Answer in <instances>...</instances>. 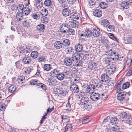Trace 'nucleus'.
Instances as JSON below:
<instances>
[{"label":"nucleus","mask_w":132,"mask_h":132,"mask_svg":"<svg viewBox=\"0 0 132 132\" xmlns=\"http://www.w3.org/2000/svg\"><path fill=\"white\" fill-rule=\"evenodd\" d=\"M17 9L19 11H21L22 13L24 14L25 15H28L31 10V8L28 5H27L26 7H24V5L22 4H19Z\"/></svg>","instance_id":"obj_1"},{"label":"nucleus","mask_w":132,"mask_h":132,"mask_svg":"<svg viewBox=\"0 0 132 132\" xmlns=\"http://www.w3.org/2000/svg\"><path fill=\"white\" fill-rule=\"evenodd\" d=\"M120 118L126 121V123L129 124H132V116L128 115L126 112H123L120 115Z\"/></svg>","instance_id":"obj_2"},{"label":"nucleus","mask_w":132,"mask_h":132,"mask_svg":"<svg viewBox=\"0 0 132 132\" xmlns=\"http://www.w3.org/2000/svg\"><path fill=\"white\" fill-rule=\"evenodd\" d=\"M131 3L130 0H126L119 5V7L121 9H127L128 7L129 3Z\"/></svg>","instance_id":"obj_3"},{"label":"nucleus","mask_w":132,"mask_h":132,"mask_svg":"<svg viewBox=\"0 0 132 132\" xmlns=\"http://www.w3.org/2000/svg\"><path fill=\"white\" fill-rule=\"evenodd\" d=\"M70 89L71 92L75 93H78L79 91L78 86L75 83H73L71 85Z\"/></svg>","instance_id":"obj_4"},{"label":"nucleus","mask_w":132,"mask_h":132,"mask_svg":"<svg viewBox=\"0 0 132 132\" xmlns=\"http://www.w3.org/2000/svg\"><path fill=\"white\" fill-rule=\"evenodd\" d=\"M90 98L93 101H96L100 99V95L98 93L93 92L90 95Z\"/></svg>","instance_id":"obj_5"},{"label":"nucleus","mask_w":132,"mask_h":132,"mask_svg":"<svg viewBox=\"0 0 132 132\" xmlns=\"http://www.w3.org/2000/svg\"><path fill=\"white\" fill-rule=\"evenodd\" d=\"M71 21H69L68 20H67V22L69 26L73 28H78L79 23L78 22H77L75 21H73L71 20Z\"/></svg>","instance_id":"obj_6"},{"label":"nucleus","mask_w":132,"mask_h":132,"mask_svg":"<svg viewBox=\"0 0 132 132\" xmlns=\"http://www.w3.org/2000/svg\"><path fill=\"white\" fill-rule=\"evenodd\" d=\"M89 98L87 97H83L81 98L79 103L81 105H83L84 106H85L89 102Z\"/></svg>","instance_id":"obj_7"},{"label":"nucleus","mask_w":132,"mask_h":132,"mask_svg":"<svg viewBox=\"0 0 132 132\" xmlns=\"http://www.w3.org/2000/svg\"><path fill=\"white\" fill-rule=\"evenodd\" d=\"M119 55L118 53L116 52L112 51L111 53V59L113 61H117L119 58Z\"/></svg>","instance_id":"obj_8"},{"label":"nucleus","mask_w":132,"mask_h":132,"mask_svg":"<svg viewBox=\"0 0 132 132\" xmlns=\"http://www.w3.org/2000/svg\"><path fill=\"white\" fill-rule=\"evenodd\" d=\"M115 66L114 65L111 66L109 68H108L106 70V74L110 75L113 73L115 71Z\"/></svg>","instance_id":"obj_9"},{"label":"nucleus","mask_w":132,"mask_h":132,"mask_svg":"<svg viewBox=\"0 0 132 132\" xmlns=\"http://www.w3.org/2000/svg\"><path fill=\"white\" fill-rule=\"evenodd\" d=\"M68 24H63L60 26V30L62 32L65 33L69 30Z\"/></svg>","instance_id":"obj_10"},{"label":"nucleus","mask_w":132,"mask_h":132,"mask_svg":"<svg viewBox=\"0 0 132 132\" xmlns=\"http://www.w3.org/2000/svg\"><path fill=\"white\" fill-rule=\"evenodd\" d=\"M80 14L76 12H74L71 14V15L70 16V18L74 20H78L80 17Z\"/></svg>","instance_id":"obj_11"},{"label":"nucleus","mask_w":132,"mask_h":132,"mask_svg":"<svg viewBox=\"0 0 132 132\" xmlns=\"http://www.w3.org/2000/svg\"><path fill=\"white\" fill-rule=\"evenodd\" d=\"M92 35L94 37H97L100 34V30L99 28L97 29L92 28Z\"/></svg>","instance_id":"obj_12"},{"label":"nucleus","mask_w":132,"mask_h":132,"mask_svg":"<svg viewBox=\"0 0 132 132\" xmlns=\"http://www.w3.org/2000/svg\"><path fill=\"white\" fill-rule=\"evenodd\" d=\"M95 88V86L93 84H90L87 88L86 91L87 93H92L94 91Z\"/></svg>","instance_id":"obj_13"},{"label":"nucleus","mask_w":132,"mask_h":132,"mask_svg":"<svg viewBox=\"0 0 132 132\" xmlns=\"http://www.w3.org/2000/svg\"><path fill=\"white\" fill-rule=\"evenodd\" d=\"M126 94L125 92L118 93L117 95V99L119 101H122L125 97Z\"/></svg>","instance_id":"obj_14"},{"label":"nucleus","mask_w":132,"mask_h":132,"mask_svg":"<svg viewBox=\"0 0 132 132\" xmlns=\"http://www.w3.org/2000/svg\"><path fill=\"white\" fill-rule=\"evenodd\" d=\"M56 92L59 94H62L63 96H65L68 94V92L65 90H63L61 88H56Z\"/></svg>","instance_id":"obj_15"},{"label":"nucleus","mask_w":132,"mask_h":132,"mask_svg":"<svg viewBox=\"0 0 132 132\" xmlns=\"http://www.w3.org/2000/svg\"><path fill=\"white\" fill-rule=\"evenodd\" d=\"M22 62L25 64H29L31 62V57L27 56H26L25 57L23 58Z\"/></svg>","instance_id":"obj_16"},{"label":"nucleus","mask_w":132,"mask_h":132,"mask_svg":"<svg viewBox=\"0 0 132 132\" xmlns=\"http://www.w3.org/2000/svg\"><path fill=\"white\" fill-rule=\"evenodd\" d=\"M72 60H71L69 57L65 58L64 60V64L67 66H69L72 64Z\"/></svg>","instance_id":"obj_17"},{"label":"nucleus","mask_w":132,"mask_h":132,"mask_svg":"<svg viewBox=\"0 0 132 132\" xmlns=\"http://www.w3.org/2000/svg\"><path fill=\"white\" fill-rule=\"evenodd\" d=\"M20 11H19L16 14L15 19L17 21H19L23 19V15H24Z\"/></svg>","instance_id":"obj_18"},{"label":"nucleus","mask_w":132,"mask_h":132,"mask_svg":"<svg viewBox=\"0 0 132 132\" xmlns=\"http://www.w3.org/2000/svg\"><path fill=\"white\" fill-rule=\"evenodd\" d=\"M71 11L70 9L68 8H64L62 10V14L65 16H69L70 14Z\"/></svg>","instance_id":"obj_19"},{"label":"nucleus","mask_w":132,"mask_h":132,"mask_svg":"<svg viewBox=\"0 0 132 132\" xmlns=\"http://www.w3.org/2000/svg\"><path fill=\"white\" fill-rule=\"evenodd\" d=\"M80 57V56L79 53H75L73 54L72 59L73 61H76L79 60Z\"/></svg>","instance_id":"obj_20"},{"label":"nucleus","mask_w":132,"mask_h":132,"mask_svg":"<svg viewBox=\"0 0 132 132\" xmlns=\"http://www.w3.org/2000/svg\"><path fill=\"white\" fill-rule=\"evenodd\" d=\"M94 15L97 17H100L102 15L101 11L100 10L96 9L93 12Z\"/></svg>","instance_id":"obj_21"},{"label":"nucleus","mask_w":132,"mask_h":132,"mask_svg":"<svg viewBox=\"0 0 132 132\" xmlns=\"http://www.w3.org/2000/svg\"><path fill=\"white\" fill-rule=\"evenodd\" d=\"M97 67V64L93 62L89 63L88 64V68L90 70H94Z\"/></svg>","instance_id":"obj_22"},{"label":"nucleus","mask_w":132,"mask_h":132,"mask_svg":"<svg viewBox=\"0 0 132 132\" xmlns=\"http://www.w3.org/2000/svg\"><path fill=\"white\" fill-rule=\"evenodd\" d=\"M62 43L59 41H56L54 44V46L55 48L57 49L62 48Z\"/></svg>","instance_id":"obj_23"},{"label":"nucleus","mask_w":132,"mask_h":132,"mask_svg":"<svg viewBox=\"0 0 132 132\" xmlns=\"http://www.w3.org/2000/svg\"><path fill=\"white\" fill-rule=\"evenodd\" d=\"M109 76L108 75L105 74H102L101 76V81L103 82H105L108 80L109 79Z\"/></svg>","instance_id":"obj_24"},{"label":"nucleus","mask_w":132,"mask_h":132,"mask_svg":"<svg viewBox=\"0 0 132 132\" xmlns=\"http://www.w3.org/2000/svg\"><path fill=\"white\" fill-rule=\"evenodd\" d=\"M109 24V21L106 19H104L102 20L101 22V25L106 27H107Z\"/></svg>","instance_id":"obj_25"},{"label":"nucleus","mask_w":132,"mask_h":132,"mask_svg":"<svg viewBox=\"0 0 132 132\" xmlns=\"http://www.w3.org/2000/svg\"><path fill=\"white\" fill-rule=\"evenodd\" d=\"M37 29L39 32H43L45 29L44 26L43 24H40L37 26Z\"/></svg>","instance_id":"obj_26"},{"label":"nucleus","mask_w":132,"mask_h":132,"mask_svg":"<svg viewBox=\"0 0 132 132\" xmlns=\"http://www.w3.org/2000/svg\"><path fill=\"white\" fill-rule=\"evenodd\" d=\"M47 81V82L50 83L51 85H55L57 83V81L56 79L54 78H50Z\"/></svg>","instance_id":"obj_27"},{"label":"nucleus","mask_w":132,"mask_h":132,"mask_svg":"<svg viewBox=\"0 0 132 132\" xmlns=\"http://www.w3.org/2000/svg\"><path fill=\"white\" fill-rule=\"evenodd\" d=\"M92 30V28L91 29L90 28L89 29H87L85 30L84 33L86 36L87 37H90L92 36V35L91 32Z\"/></svg>","instance_id":"obj_28"},{"label":"nucleus","mask_w":132,"mask_h":132,"mask_svg":"<svg viewBox=\"0 0 132 132\" xmlns=\"http://www.w3.org/2000/svg\"><path fill=\"white\" fill-rule=\"evenodd\" d=\"M75 49L77 51L80 52L83 49V47L81 44H78L75 45Z\"/></svg>","instance_id":"obj_29"},{"label":"nucleus","mask_w":132,"mask_h":132,"mask_svg":"<svg viewBox=\"0 0 132 132\" xmlns=\"http://www.w3.org/2000/svg\"><path fill=\"white\" fill-rule=\"evenodd\" d=\"M118 122L117 119L115 117L111 118L110 120V122L112 125L116 124Z\"/></svg>","instance_id":"obj_30"},{"label":"nucleus","mask_w":132,"mask_h":132,"mask_svg":"<svg viewBox=\"0 0 132 132\" xmlns=\"http://www.w3.org/2000/svg\"><path fill=\"white\" fill-rule=\"evenodd\" d=\"M72 128L71 124H67L65 127L64 132H71Z\"/></svg>","instance_id":"obj_31"},{"label":"nucleus","mask_w":132,"mask_h":132,"mask_svg":"<svg viewBox=\"0 0 132 132\" xmlns=\"http://www.w3.org/2000/svg\"><path fill=\"white\" fill-rule=\"evenodd\" d=\"M62 43L63 46L68 47L70 44V41L69 39H66L63 40Z\"/></svg>","instance_id":"obj_32"},{"label":"nucleus","mask_w":132,"mask_h":132,"mask_svg":"<svg viewBox=\"0 0 132 132\" xmlns=\"http://www.w3.org/2000/svg\"><path fill=\"white\" fill-rule=\"evenodd\" d=\"M101 43L103 44L106 45H108L109 42L108 40L104 37H102L101 40Z\"/></svg>","instance_id":"obj_33"},{"label":"nucleus","mask_w":132,"mask_h":132,"mask_svg":"<svg viewBox=\"0 0 132 132\" xmlns=\"http://www.w3.org/2000/svg\"><path fill=\"white\" fill-rule=\"evenodd\" d=\"M61 117L63 122L64 123H67L69 121V118L67 116L61 115Z\"/></svg>","instance_id":"obj_34"},{"label":"nucleus","mask_w":132,"mask_h":132,"mask_svg":"<svg viewBox=\"0 0 132 132\" xmlns=\"http://www.w3.org/2000/svg\"><path fill=\"white\" fill-rule=\"evenodd\" d=\"M38 56V53L35 51H32L31 54V56L33 59H36Z\"/></svg>","instance_id":"obj_35"},{"label":"nucleus","mask_w":132,"mask_h":132,"mask_svg":"<svg viewBox=\"0 0 132 132\" xmlns=\"http://www.w3.org/2000/svg\"><path fill=\"white\" fill-rule=\"evenodd\" d=\"M115 29V27L113 25H110L107 27V30L108 32L114 31Z\"/></svg>","instance_id":"obj_36"},{"label":"nucleus","mask_w":132,"mask_h":132,"mask_svg":"<svg viewBox=\"0 0 132 132\" xmlns=\"http://www.w3.org/2000/svg\"><path fill=\"white\" fill-rule=\"evenodd\" d=\"M37 87L38 88H40L42 89L45 90L46 89V88L45 85L42 83H38L37 84Z\"/></svg>","instance_id":"obj_37"},{"label":"nucleus","mask_w":132,"mask_h":132,"mask_svg":"<svg viewBox=\"0 0 132 132\" xmlns=\"http://www.w3.org/2000/svg\"><path fill=\"white\" fill-rule=\"evenodd\" d=\"M56 78L60 80H62L64 79V75L62 73H60L57 74L56 76Z\"/></svg>","instance_id":"obj_38"},{"label":"nucleus","mask_w":132,"mask_h":132,"mask_svg":"<svg viewBox=\"0 0 132 132\" xmlns=\"http://www.w3.org/2000/svg\"><path fill=\"white\" fill-rule=\"evenodd\" d=\"M16 89V87L13 85L10 86L8 88V91L11 93L14 92Z\"/></svg>","instance_id":"obj_39"},{"label":"nucleus","mask_w":132,"mask_h":132,"mask_svg":"<svg viewBox=\"0 0 132 132\" xmlns=\"http://www.w3.org/2000/svg\"><path fill=\"white\" fill-rule=\"evenodd\" d=\"M43 68L45 70H50L51 68V65L50 64H45L44 65Z\"/></svg>","instance_id":"obj_40"},{"label":"nucleus","mask_w":132,"mask_h":132,"mask_svg":"<svg viewBox=\"0 0 132 132\" xmlns=\"http://www.w3.org/2000/svg\"><path fill=\"white\" fill-rule=\"evenodd\" d=\"M119 83H117V84L114 87L115 88L117 89V93H120V92L121 90V87L120 86V84Z\"/></svg>","instance_id":"obj_41"},{"label":"nucleus","mask_w":132,"mask_h":132,"mask_svg":"<svg viewBox=\"0 0 132 132\" xmlns=\"http://www.w3.org/2000/svg\"><path fill=\"white\" fill-rule=\"evenodd\" d=\"M100 7L103 9H105L108 7L107 5L105 3L101 2L99 4Z\"/></svg>","instance_id":"obj_42"},{"label":"nucleus","mask_w":132,"mask_h":132,"mask_svg":"<svg viewBox=\"0 0 132 132\" xmlns=\"http://www.w3.org/2000/svg\"><path fill=\"white\" fill-rule=\"evenodd\" d=\"M40 13L43 16H46L48 14L47 10L46 9H44L42 10Z\"/></svg>","instance_id":"obj_43"},{"label":"nucleus","mask_w":132,"mask_h":132,"mask_svg":"<svg viewBox=\"0 0 132 132\" xmlns=\"http://www.w3.org/2000/svg\"><path fill=\"white\" fill-rule=\"evenodd\" d=\"M52 4L51 0H46L44 2V5L46 6H49Z\"/></svg>","instance_id":"obj_44"},{"label":"nucleus","mask_w":132,"mask_h":132,"mask_svg":"<svg viewBox=\"0 0 132 132\" xmlns=\"http://www.w3.org/2000/svg\"><path fill=\"white\" fill-rule=\"evenodd\" d=\"M46 16H43V17L41 18V20L42 22L46 23L48 21V19Z\"/></svg>","instance_id":"obj_45"},{"label":"nucleus","mask_w":132,"mask_h":132,"mask_svg":"<svg viewBox=\"0 0 132 132\" xmlns=\"http://www.w3.org/2000/svg\"><path fill=\"white\" fill-rule=\"evenodd\" d=\"M130 86L129 83L128 82H126L124 83L122 86V88L123 89H125L129 87Z\"/></svg>","instance_id":"obj_46"},{"label":"nucleus","mask_w":132,"mask_h":132,"mask_svg":"<svg viewBox=\"0 0 132 132\" xmlns=\"http://www.w3.org/2000/svg\"><path fill=\"white\" fill-rule=\"evenodd\" d=\"M6 108V105L5 103H0V110L3 111Z\"/></svg>","instance_id":"obj_47"},{"label":"nucleus","mask_w":132,"mask_h":132,"mask_svg":"<svg viewBox=\"0 0 132 132\" xmlns=\"http://www.w3.org/2000/svg\"><path fill=\"white\" fill-rule=\"evenodd\" d=\"M67 32H68L70 35H74L75 31L73 29L70 28H69V30H67Z\"/></svg>","instance_id":"obj_48"},{"label":"nucleus","mask_w":132,"mask_h":132,"mask_svg":"<svg viewBox=\"0 0 132 132\" xmlns=\"http://www.w3.org/2000/svg\"><path fill=\"white\" fill-rule=\"evenodd\" d=\"M90 57L89 54H86L83 56V59L86 60H89Z\"/></svg>","instance_id":"obj_49"},{"label":"nucleus","mask_w":132,"mask_h":132,"mask_svg":"<svg viewBox=\"0 0 132 132\" xmlns=\"http://www.w3.org/2000/svg\"><path fill=\"white\" fill-rule=\"evenodd\" d=\"M29 21L27 20L24 21L23 22V24L24 26L27 27H29L30 26V24L29 23Z\"/></svg>","instance_id":"obj_50"},{"label":"nucleus","mask_w":132,"mask_h":132,"mask_svg":"<svg viewBox=\"0 0 132 132\" xmlns=\"http://www.w3.org/2000/svg\"><path fill=\"white\" fill-rule=\"evenodd\" d=\"M37 81L36 79H32L30 82V83L31 85H34L38 84Z\"/></svg>","instance_id":"obj_51"},{"label":"nucleus","mask_w":132,"mask_h":132,"mask_svg":"<svg viewBox=\"0 0 132 132\" xmlns=\"http://www.w3.org/2000/svg\"><path fill=\"white\" fill-rule=\"evenodd\" d=\"M32 17L35 19H38L39 17V14H33L31 15Z\"/></svg>","instance_id":"obj_52"},{"label":"nucleus","mask_w":132,"mask_h":132,"mask_svg":"<svg viewBox=\"0 0 132 132\" xmlns=\"http://www.w3.org/2000/svg\"><path fill=\"white\" fill-rule=\"evenodd\" d=\"M25 79V78L24 76H22V77L19 76L18 78V81L19 82V83H20V82H22V83H23L22 82Z\"/></svg>","instance_id":"obj_53"},{"label":"nucleus","mask_w":132,"mask_h":132,"mask_svg":"<svg viewBox=\"0 0 132 132\" xmlns=\"http://www.w3.org/2000/svg\"><path fill=\"white\" fill-rule=\"evenodd\" d=\"M111 57H106L105 59V62L107 64H109L111 60Z\"/></svg>","instance_id":"obj_54"},{"label":"nucleus","mask_w":132,"mask_h":132,"mask_svg":"<svg viewBox=\"0 0 132 132\" xmlns=\"http://www.w3.org/2000/svg\"><path fill=\"white\" fill-rule=\"evenodd\" d=\"M45 60V58L43 56L39 57L38 59V61L39 62H43Z\"/></svg>","instance_id":"obj_55"},{"label":"nucleus","mask_w":132,"mask_h":132,"mask_svg":"<svg viewBox=\"0 0 132 132\" xmlns=\"http://www.w3.org/2000/svg\"><path fill=\"white\" fill-rule=\"evenodd\" d=\"M62 73L64 75V77H67L69 74V72L67 71H64L62 72Z\"/></svg>","instance_id":"obj_56"},{"label":"nucleus","mask_w":132,"mask_h":132,"mask_svg":"<svg viewBox=\"0 0 132 132\" xmlns=\"http://www.w3.org/2000/svg\"><path fill=\"white\" fill-rule=\"evenodd\" d=\"M85 108V109L87 111H88L90 109L92 108L91 105H87V104L86 105H85V106H84Z\"/></svg>","instance_id":"obj_57"},{"label":"nucleus","mask_w":132,"mask_h":132,"mask_svg":"<svg viewBox=\"0 0 132 132\" xmlns=\"http://www.w3.org/2000/svg\"><path fill=\"white\" fill-rule=\"evenodd\" d=\"M70 99V97H69L68 100V102L66 104V107L67 109L69 110L70 108L71 107V105L70 103L69 102V100Z\"/></svg>","instance_id":"obj_58"},{"label":"nucleus","mask_w":132,"mask_h":132,"mask_svg":"<svg viewBox=\"0 0 132 132\" xmlns=\"http://www.w3.org/2000/svg\"><path fill=\"white\" fill-rule=\"evenodd\" d=\"M19 50L20 53H23V51L24 50V48L23 47L20 46L18 48Z\"/></svg>","instance_id":"obj_59"},{"label":"nucleus","mask_w":132,"mask_h":132,"mask_svg":"<svg viewBox=\"0 0 132 132\" xmlns=\"http://www.w3.org/2000/svg\"><path fill=\"white\" fill-rule=\"evenodd\" d=\"M57 74L56 73H55V72L54 70L51 71V72H50V75L51 76L53 77H56Z\"/></svg>","instance_id":"obj_60"},{"label":"nucleus","mask_w":132,"mask_h":132,"mask_svg":"<svg viewBox=\"0 0 132 132\" xmlns=\"http://www.w3.org/2000/svg\"><path fill=\"white\" fill-rule=\"evenodd\" d=\"M31 72V69L30 68H28L26 69L24 72L27 74H29Z\"/></svg>","instance_id":"obj_61"},{"label":"nucleus","mask_w":132,"mask_h":132,"mask_svg":"<svg viewBox=\"0 0 132 132\" xmlns=\"http://www.w3.org/2000/svg\"><path fill=\"white\" fill-rule=\"evenodd\" d=\"M15 66L16 67V68H19L21 66L20 62L19 61H17L16 62Z\"/></svg>","instance_id":"obj_62"},{"label":"nucleus","mask_w":132,"mask_h":132,"mask_svg":"<svg viewBox=\"0 0 132 132\" xmlns=\"http://www.w3.org/2000/svg\"><path fill=\"white\" fill-rule=\"evenodd\" d=\"M90 121L89 119L88 118H86L83 119L82 120V123L83 124H85L88 122Z\"/></svg>","instance_id":"obj_63"},{"label":"nucleus","mask_w":132,"mask_h":132,"mask_svg":"<svg viewBox=\"0 0 132 132\" xmlns=\"http://www.w3.org/2000/svg\"><path fill=\"white\" fill-rule=\"evenodd\" d=\"M132 74V69L131 68L127 72L126 75L128 76H129Z\"/></svg>","instance_id":"obj_64"}]
</instances>
